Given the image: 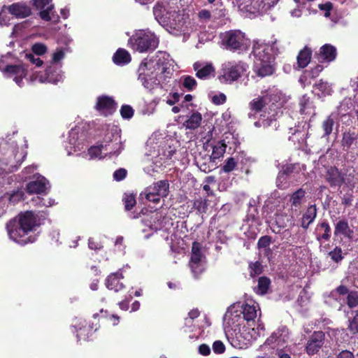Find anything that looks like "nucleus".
I'll return each mask as SVG.
<instances>
[{
    "mask_svg": "<svg viewBox=\"0 0 358 358\" xmlns=\"http://www.w3.org/2000/svg\"><path fill=\"white\" fill-rule=\"evenodd\" d=\"M221 45L227 50L236 51L245 50L250 41L240 30H230L220 34Z\"/></svg>",
    "mask_w": 358,
    "mask_h": 358,
    "instance_id": "10",
    "label": "nucleus"
},
{
    "mask_svg": "<svg viewBox=\"0 0 358 358\" xmlns=\"http://www.w3.org/2000/svg\"><path fill=\"white\" fill-rule=\"evenodd\" d=\"M247 327H242V331H232L231 333V345L239 349L246 348L253 341L257 340L259 337L264 335V326L259 320L257 323H250Z\"/></svg>",
    "mask_w": 358,
    "mask_h": 358,
    "instance_id": "5",
    "label": "nucleus"
},
{
    "mask_svg": "<svg viewBox=\"0 0 358 358\" xmlns=\"http://www.w3.org/2000/svg\"><path fill=\"white\" fill-rule=\"evenodd\" d=\"M236 166V162L233 157L228 158L225 164L222 167V170L225 173H229L233 171Z\"/></svg>",
    "mask_w": 358,
    "mask_h": 358,
    "instance_id": "58",
    "label": "nucleus"
},
{
    "mask_svg": "<svg viewBox=\"0 0 358 358\" xmlns=\"http://www.w3.org/2000/svg\"><path fill=\"white\" fill-rule=\"evenodd\" d=\"M334 234L336 235L342 234L347 238H351L353 235V231L350 228L346 220H341L336 224Z\"/></svg>",
    "mask_w": 358,
    "mask_h": 358,
    "instance_id": "30",
    "label": "nucleus"
},
{
    "mask_svg": "<svg viewBox=\"0 0 358 358\" xmlns=\"http://www.w3.org/2000/svg\"><path fill=\"white\" fill-rule=\"evenodd\" d=\"M241 311V303H234L228 308L224 317L226 335L231 343V333L235 330L236 331H242V327L246 324Z\"/></svg>",
    "mask_w": 358,
    "mask_h": 358,
    "instance_id": "9",
    "label": "nucleus"
},
{
    "mask_svg": "<svg viewBox=\"0 0 358 358\" xmlns=\"http://www.w3.org/2000/svg\"><path fill=\"white\" fill-rule=\"evenodd\" d=\"M324 341L325 334L323 331H314L306 343V351L307 354L309 355L317 354L323 346Z\"/></svg>",
    "mask_w": 358,
    "mask_h": 358,
    "instance_id": "17",
    "label": "nucleus"
},
{
    "mask_svg": "<svg viewBox=\"0 0 358 358\" xmlns=\"http://www.w3.org/2000/svg\"><path fill=\"white\" fill-rule=\"evenodd\" d=\"M115 106V101L111 97L101 96L97 98L95 108L101 115L107 116L114 111Z\"/></svg>",
    "mask_w": 358,
    "mask_h": 358,
    "instance_id": "23",
    "label": "nucleus"
},
{
    "mask_svg": "<svg viewBox=\"0 0 358 358\" xmlns=\"http://www.w3.org/2000/svg\"><path fill=\"white\" fill-rule=\"evenodd\" d=\"M236 1L239 10L248 17L262 15L271 8L265 0H247L245 2Z\"/></svg>",
    "mask_w": 358,
    "mask_h": 358,
    "instance_id": "12",
    "label": "nucleus"
},
{
    "mask_svg": "<svg viewBox=\"0 0 358 358\" xmlns=\"http://www.w3.org/2000/svg\"><path fill=\"white\" fill-rule=\"evenodd\" d=\"M37 166L36 165H31L26 167L22 172V177L27 180L30 178V175L34 173V171L36 170Z\"/></svg>",
    "mask_w": 358,
    "mask_h": 358,
    "instance_id": "63",
    "label": "nucleus"
},
{
    "mask_svg": "<svg viewBox=\"0 0 358 358\" xmlns=\"http://www.w3.org/2000/svg\"><path fill=\"white\" fill-rule=\"evenodd\" d=\"M182 85L188 90H192L196 85V81L193 77L187 76L183 78Z\"/></svg>",
    "mask_w": 358,
    "mask_h": 358,
    "instance_id": "54",
    "label": "nucleus"
},
{
    "mask_svg": "<svg viewBox=\"0 0 358 358\" xmlns=\"http://www.w3.org/2000/svg\"><path fill=\"white\" fill-rule=\"evenodd\" d=\"M193 207L200 213H206L208 208L207 200L201 198L196 199L194 201Z\"/></svg>",
    "mask_w": 358,
    "mask_h": 358,
    "instance_id": "50",
    "label": "nucleus"
},
{
    "mask_svg": "<svg viewBox=\"0 0 358 358\" xmlns=\"http://www.w3.org/2000/svg\"><path fill=\"white\" fill-rule=\"evenodd\" d=\"M153 13L155 17V19L159 22H165L166 20H169V17L168 16V13L166 11L164 6L159 3H157L153 8Z\"/></svg>",
    "mask_w": 358,
    "mask_h": 358,
    "instance_id": "37",
    "label": "nucleus"
},
{
    "mask_svg": "<svg viewBox=\"0 0 358 358\" xmlns=\"http://www.w3.org/2000/svg\"><path fill=\"white\" fill-rule=\"evenodd\" d=\"M317 241H328L330 238L331 228L327 222H322L317 225L315 229Z\"/></svg>",
    "mask_w": 358,
    "mask_h": 358,
    "instance_id": "29",
    "label": "nucleus"
},
{
    "mask_svg": "<svg viewBox=\"0 0 358 358\" xmlns=\"http://www.w3.org/2000/svg\"><path fill=\"white\" fill-rule=\"evenodd\" d=\"M78 139V129L76 128L72 129L69 131V135L68 138V143L70 145V146L66 145V149L67 150L68 154L71 155L73 154L72 150H73L74 152L78 150H80V143H77Z\"/></svg>",
    "mask_w": 358,
    "mask_h": 358,
    "instance_id": "31",
    "label": "nucleus"
},
{
    "mask_svg": "<svg viewBox=\"0 0 358 358\" xmlns=\"http://www.w3.org/2000/svg\"><path fill=\"white\" fill-rule=\"evenodd\" d=\"M169 183L168 180H159L153 185L148 187L140 195L148 201L157 203L161 198L166 197L169 194Z\"/></svg>",
    "mask_w": 358,
    "mask_h": 358,
    "instance_id": "13",
    "label": "nucleus"
},
{
    "mask_svg": "<svg viewBox=\"0 0 358 358\" xmlns=\"http://www.w3.org/2000/svg\"><path fill=\"white\" fill-rule=\"evenodd\" d=\"M127 176V171L124 169H119L113 173V178L117 181L123 180Z\"/></svg>",
    "mask_w": 358,
    "mask_h": 358,
    "instance_id": "64",
    "label": "nucleus"
},
{
    "mask_svg": "<svg viewBox=\"0 0 358 358\" xmlns=\"http://www.w3.org/2000/svg\"><path fill=\"white\" fill-rule=\"evenodd\" d=\"M348 293V289L347 287H345L344 285H340L336 289L333 290L331 292L330 296L334 299H337L336 297H337L338 294L345 295Z\"/></svg>",
    "mask_w": 358,
    "mask_h": 358,
    "instance_id": "59",
    "label": "nucleus"
},
{
    "mask_svg": "<svg viewBox=\"0 0 358 358\" xmlns=\"http://www.w3.org/2000/svg\"><path fill=\"white\" fill-rule=\"evenodd\" d=\"M253 55L255 56V71L260 77L271 75L273 68L271 62L275 55L279 53L277 43H265L256 41L253 45Z\"/></svg>",
    "mask_w": 358,
    "mask_h": 358,
    "instance_id": "3",
    "label": "nucleus"
},
{
    "mask_svg": "<svg viewBox=\"0 0 358 358\" xmlns=\"http://www.w3.org/2000/svg\"><path fill=\"white\" fill-rule=\"evenodd\" d=\"M271 284V280L266 277H260L258 280L257 286L255 288V291L257 294L263 295L265 294Z\"/></svg>",
    "mask_w": 358,
    "mask_h": 358,
    "instance_id": "40",
    "label": "nucleus"
},
{
    "mask_svg": "<svg viewBox=\"0 0 358 358\" xmlns=\"http://www.w3.org/2000/svg\"><path fill=\"white\" fill-rule=\"evenodd\" d=\"M63 80V74L59 69H52L50 66L45 70V73H33L31 76V81L38 80L40 83H51L57 84Z\"/></svg>",
    "mask_w": 358,
    "mask_h": 358,
    "instance_id": "15",
    "label": "nucleus"
},
{
    "mask_svg": "<svg viewBox=\"0 0 358 358\" xmlns=\"http://www.w3.org/2000/svg\"><path fill=\"white\" fill-rule=\"evenodd\" d=\"M123 201L127 210L131 209L136 204L135 197L132 194H125Z\"/></svg>",
    "mask_w": 358,
    "mask_h": 358,
    "instance_id": "56",
    "label": "nucleus"
},
{
    "mask_svg": "<svg viewBox=\"0 0 358 358\" xmlns=\"http://www.w3.org/2000/svg\"><path fill=\"white\" fill-rule=\"evenodd\" d=\"M327 180L334 186H340L343 182V178L338 169L332 167L328 170Z\"/></svg>",
    "mask_w": 358,
    "mask_h": 358,
    "instance_id": "35",
    "label": "nucleus"
},
{
    "mask_svg": "<svg viewBox=\"0 0 358 358\" xmlns=\"http://www.w3.org/2000/svg\"><path fill=\"white\" fill-rule=\"evenodd\" d=\"M241 308L248 325H251L250 323L255 324V319L261 315L259 304L252 300H248L245 303H241Z\"/></svg>",
    "mask_w": 358,
    "mask_h": 358,
    "instance_id": "16",
    "label": "nucleus"
},
{
    "mask_svg": "<svg viewBox=\"0 0 358 358\" xmlns=\"http://www.w3.org/2000/svg\"><path fill=\"white\" fill-rule=\"evenodd\" d=\"M288 176L285 171H280L277 177L276 183L277 186L281 189H285L287 187Z\"/></svg>",
    "mask_w": 358,
    "mask_h": 358,
    "instance_id": "51",
    "label": "nucleus"
},
{
    "mask_svg": "<svg viewBox=\"0 0 358 358\" xmlns=\"http://www.w3.org/2000/svg\"><path fill=\"white\" fill-rule=\"evenodd\" d=\"M39 55L29 53L26 55L27 59L33 64L36 66H41L43 64V61L39 58Z\"/></svg>",
    "mask_w": 358,
    "mask_h": 358,
    "instance_id": "60",
    "label": "nucleus"
},
{
    "mask_svg": "<svg viewBox=\"0 0 358 358\" xmlns=\"http://www.w3.org/2000/svg\"><path fill=\"white\" fill-rule=\"evenodd\" d=\"M201 120L202 117L199 113H194L185 122L184 125L187 129H194L199 127Z\"/></svg>",
    "mask_w": 358,
    "mask_h": 358,
    "instance_id": "38",
    "label": "nucleus"
},
{
    "mask_svg": "<svg viewBox=\"0 0 358 358\" xmlns=\"http://www.w3.org/2000/svg\"><path fill=\"white\" fill-rule=\"evenodd\" d=\"M34 4L38 10H40V17L45 21L57 22L59 16L52 11L54 5L52 0H33Z\"/></svg>",
    "mask_w": 358,
    "mask_h": 358,
    "instance_id": "14",
    "label": "nucleus"
},
{
    "mask_svg": "<svg viewBox=\"0 0 358 358\" xmlns=\"http://www.w3.org/2000/svg\"><path fill=\"white\" fill-rule=\"evenodd\" d=\"M41 224L40 220L32 211L21 213L6 224L8 235L12 241L25 245L32 243L34 238L29 236V232L35 231Z\"/></svg>",
    "mask_w": 358,
    "mask_h": 358,
    "instance_id": "2",
    "label": "nucleus"
},
{
    "mask_svg": "<svg viewBox=\"0 0 358 358\" xmlns=\"http://www.w3.org/2000/svg\"><path fill=\"white\" fill-rule=\"evenodd\" d=\"M336 56V48L326 44L321 47L320 52V59L325 60L327 62L333 61Z\"/></svg>",
    "mask_w": 358,
    "mask_h": 358,
    "instance_id": "33",
    "label": "nucleus"
},
{
    "mask_svg": "<svg viewBox=\"0 0 358 358\" xmlns=\"http://www.w3.org/2000/svg\"><path fill=\"white\" fill-rule=\"evenodd\" d=\"M334 114L331 113L322 124V128L324 131L323 136H328L332 131L334 124Z\"/></svg>",
    "mask_w": 358,
    "mask_h": 358,
    "instance_id": "43",
    "label": "nucleus"
},
{
    "mask_svg": "<svg viewBox=\"0 0 358 358\" xmlns=\"http://www.w3.org/2000/svg\"><path fill=\"white\" fill-rule=\"evenodd\" d=\"M213 350L216 354H221L224 352L225 346L222 341H216L213 344Z\"/></svg>",
    "mask_w": 358,
    "mask_h": 358,
    "instance_id": "62",
    "label": "nucleus"
},
{
    "mask_svg": "<svg viewBox=\"0 0 358 358\" xmlns=\"http://www.w3.org/2000/svg\"><path fill=\"white\" fill-rule=\"evenodd\" d=\"M123 278L122 273L117 272L110 275L106 280V287L109 289L118 292L123 288V284L120 282V280Z\"/></svg>",
    "mask_w": 358,
    "mask_h": 358,
    "instance_id": "28",
    "label": "nucleus"
},
{
    "mask_svg": "<svg viewBox=\"0 0 358 358\" xmlns=\"http://www.w3.org/2000/svg\"><path fill=\"white\" fill-rule=\"evenodd\" d=\"M104 155L110 158L117 156L124 149L120 134L117 128H113L105 136L101 142Z\"/></svg>",
    "mask_w": 358,
    "mask_h": 358,
    "instance_id": "11",
    "label": "nucleus"
},
{
    "mask_svg": "<svg viewBox=\"0 0 358 358\" xmlns=\"http://www.w3.org/2000/svg\"><path fill=\"white\" fill-rule=\"evenodd\" d=\"M128 43L134 50L145 52L156 49L159 41L157 36L150 31L137 30L130 37Z\"/></svg>",
    "mask_w": 358,
    "mask_h": 358,
    "instance_id": "8",
    "label": "nucleus"
},
{
    "mask_svg": "<svg viewBox=\"0 0 358 358\" xmlns=\"http://www.w3.org/2000/svg\"><path fill=\"white\" fill-rule=\"evenodd\" d=\"M329 257L332 261L336 263H339L343 259L342 249L339 247H336L333 250L328 253Z\"/></svg>",
    "mask_w": 358,
    "mask_h": 358,
    "instance_id": "49",
    "label": "nucleus"
},
{
    "mask_svg": "<svg viewBox=\"0 0 358 358\" xmlns=\"http://www.w3.org/2000/svg\"><path fill=\"white\" fill-rule=\"evenodd\" d=\"M175 149L171 148V146L169 145L168 147H164L162 148V153L160 150H159L158 156L160 157V159H169L171 158L173 154L175 153Z\"/></svg>",
    "mask_w": 358,
    "mask_h": 358,
    "instance_id": "53",
    "label": "nucleus"
},
{
    "mask_svg": "<svg viewBox=\"0 0 358 358\" xmlns=\"http://www.w3.org/2000/svg\"><path fill=\"white\" fill-rule=\"evenodd\" d=\"M347 304L351 309L357 308L358 310V292H350L347 296Z\"/></svg>",
    "mask_w": 358,
    "mask_h": 358,
    "instance_id": "47",
    "label": "nucleus"
},
{
    "mask_svg": "<svg viewBox=\"0 0 358 358\" xmlns=\"http://www.w3.org/2000/svg\"><path fill=\"white\" fill-rule=\"evenodd\" d=\"M3 73L6 77L12 78L18 86L21 87L27 71L24 64L9 65L3 70Z\"/></svg>",
    "mask_w": 358,
    "mask_h": 358,
    "instance_id": "19",
    "label": "nucleus"
},
{
    "mask_svg": "<svg viewBox=\"0 0 358 358\" xmlns=\"http://www.w3.org/2000/svg\"><path fill=\"white\" fill-rule=\"evenodd\" d=\"M223 77L227 81H234L237 80L245 70L244 64L241 63L235 64L227 62L223 64Z\"/></svg>",
    "mask_w": 358,
    "mask_h": 358,
    "instance_id": "20",
    "label": "nucleus"
},
{
    "mask_svg": "<svg viewBox=\"0 0 358 358\" xmlns=\"http://www.w3.org/2000/svg\"><path fill=\"white\" fill-rule=\"evenodd\" d=\"M2 197L6 199L8 205V203L14 205L23 199L24 192L21 190H17L12 194L6 193Z\"/></svg>",
    "mask_w": 358,
    "mask_h": 358,
    "instance_id": "41",
    "label": "nucleus"
},
{
    "mask_svg": "<svg viewBox=\"0 0 358 358\" xmlns=\"http://www.w3.org/2000/svg\"><path fill=\"white\" fill-rule=\"evenodd\" d=\"M285 342V336L282 334V330L273 333L258 350L263 355L257 356L256 358H291L290 355L283 350Z\"/></svg>",
    "mask_w": 358,
    "mask_h": 358,
    "instance_id": "7",
    "label": "nucleus"
},
{
    "mask_svg": "<svg viewBox=\"0 0 358 358\" xmlns=\"http://www.w3.org/2000/svg\"><path fill=\"white\" fill-rule=\"evenodd\" d=\"M193 68L199 79L207 80L215 75V68L211 63L197 62L194 64Z\"/></svg>",
    "mask_w": 358,
    "mask_h": 358,
    "instance_id": "22",
    "label": "nucleus"
},
{
    "mask_svg": "<svg viewBox=\"0 0 358 358\" xmlns=\"http://www.w3.org/2000/svg\"><path fill=\"white\" fill-rule=\"evenodd\" d=\"M254 125L256 127H264V128L271 127L273 128V130H276L278 127L276 120L273 118H267V119L260 118L259 120H258L257 121H256L254 123Z\"/></svg>",
    "mask_w": 358,
    "mask_h": 358,
    "instance_id": "44",
    "label": "nucleus"
},
{
    "mask_svg": "<svg viewBox=\"0 0 358 358\" xmlns=\"http://www.w3.org/2000/svg\"><path fill=\"white\" fill-rule=\"evenodd\" d=\"M113 59L117 65H124L131 61V56L127 50L119 49L113 55Z\"/></svg>",
    "mask_w": 358,
    "mask_h": 358,
    "instance_id": "36",
    "label": "nucleus"
},
{
    "mask_svg": "<svg viewBox=\"0 0 358 358\" xmlns=\"http://www.w3.org/2000/svg\"><path fill=\"white\" fill-rule=\"evenodd\" d=\"M247 327H242V331H232L231 333V345L239 349L246 348L253 341L257 340L259 337L264 335V326L259 320L257 323H250Z\"/></svg>",
    "mask_w": 358,
    "mask_h": 358,
    "instance_id": "6",
    "label": "nucleus"
},
{
    "mask_svg": "<svg viewBox=\"0 0 358 358\" xmlns=\"http://www.w3.org/2000/svg\"><path fill=\"white\" fill-rule=\"evenodd\" d=\"M200 313L198 309H193L188 313V317L185 318V325L190 326L194 319L199 317Z\"/></svg>",
    "mask_w": 358,
    "mask_h": 358,
    "instance_id": "61",
    "label": "nucleus"
},
{
    "mask_svg": "<svg viewBox=\"0 0 358 358\" xmlns=\"http://www.w3.org/2000/svg\"><path fill=\"white\" fill-rule=\"evenodd\" d=\"M204 256L201 251V245L198 242H194L192 247V255L189 262V266L193 269L198 266V263L203 262Z\"/></svg>",
    "mask_w": 358,
    "mask_h": 358,
    "instance_id": "26",
    "label": "nucleus"
},
{
    "mask_svg": "<svg viewBox=\"0 0 358 358\" xmlns=\"http://www.w3.org/2000/svg\"><path fill=\"white\" fill-rule=\"evenodd\" d=\"M317 216V208L315 205L310 206L301 218V227L307 229L309 225L313 223Z\"/></svg>",
    "mask_w": 358,
    "mask_h": 358,
    "instance_id": "27",
    "label": "nucleus"
},
{
    "mask_svg": "<svg viewBox=\"0 0 358 358\" xmlns=\"http://www.w3.org/2000/svg\"><path fill=\"white\" fill-rule=\"evenodd\" d=\"M104 150L101 148V143L99 145L92 146L89 150L87 155L90 157V159H101L106 156L104 155Z\"/></svg>",
    "mask_w": 358,
    "mask_h": 358,
    "instance_id": "42",
    "label": "nucleus"
},
{
    "mask_svg": "<svg viewBox=\"0 0 358 358\" xmlns=\"http://www.w3.org/2000/svg\"><path fill=\"white\" fill-rule=\"evenodd\" d=\"M8 12L17 18L27 17L31 14L29 6L22 3H15L7 7Z\"/></svg>",
    "mask_w": 358,
    "mask_h": 358,
    "instance_id": "25",
    "label": "nucleus"
},
{
    "mask_svg": "<svg viewBox=\"0 0 358 358\" xmlns=\"http://www.w3.org/2000/svg\"><path fill=\"white\" fill-rule=\"evenodd\" d=\"M120 113L123 118L130 119L134 115V110L130 106H123L121 108Z\"/></svg>",
    "mask_w": 358,
    "mask_h": 358,
    "instance_id": "57",
    "label": "nucleus"
},
{
    "mask_svg": "<svg viewBox=\"0 0 358 358\" xmlns=\"http://www.w3.org/2000/svg\"><path fill=\"white\" fill-rule=\"evenodd\" d=\"M34 180L30 181L27 185V191L29 194H43L45 193L49 188V183L42 176L34 174Z\"/></svg>",
    "mask_w": 358,
    "mask_h": 358,
    "instance_id": "21",
    "label": "nucleus"
},
{
    "mask_svg": "<svg viewBox=\"0 0 358 358\" xmlns=\"http://www.w3.org/2000/svg\"><path fill=\"white\" fill-rule=\"evenodd\" d=\"M356 139L357 134L355 132H345L343 134L342 145L348 149Z\"/></svg>",
    "mask_w": 358,
    "mask_h": 358,
    "instance_id": "46",
    "label": "nucleus"
},
{
    "mask_svg": "<svg viewBox=\"0 0 358 358\" xmlns=\"http://www.w3.org/2000/svg\"><path fill=\"white\" fill-rule=\"evenodd\" d=\"M33 53L37 55H42L47 52V47L41 43H36L32 45Z\"/></svg>",
    "mask_w": 358,
    "mask_h": 358,
    "instance_id": "55",
    "label": "nucleus"
},
{
    "mask_svg": "<svg viewBox=\"0 0 358 358\" xmlns=\"http://www.w3.org/2000/svg\"><path fill=\"white\" fill-rule=\"evenodd\" d=\"M352 314V318L348 320V329L351 334H358V310H355Z\"/></svg>",
    "mask_w": 358,
    "mask_h": 358,
    "instance_id": "45",
    "label": "nucleus"
},
{
    "mask_svg": "<svg viewBox=\"0 0 358 358\" xmlns=\"http://www.w3.org/2000/svg\"><path fill=\"white\" fill-rule=\"evenodd\" d=\"M269 97L266 96L265 92L262 93V96H259L258 97L252 99L249 103V108L250 109V112L248 113V117L250 119L255 118V114L259 113L262 110V109L268 104V99Z\"/></svg>",
    "mask_w": 358,
    "mask_h": 358,
    "instance_id": "24",
    "label": "nucleus"
},
{
    "mask_svg": "<svg viewBox=\"0 0 358 358\" xmlns=\"http://www.w3.org/2000/svg\"><path fill=\"white\" fill-rule=\"evenodd\" d=\"M169 62V55L166 52H158L155 57L141 63L138 79L145 88L152 90L169 81L172 73Z\"/></svg>",
    "mask_w": 358,
    "mask_h": 358,
    "instance_id": "1",
    "label": "nucleus"
},
{
    "mask_svg": "<svg viewBox=\"0 0 358 358\" xmlns=\"http://www.w3.org/2000/svg\"><path fill=\"white\" fill-rule=\"evenodd\" d=\"M227 145L222 142L219 141L213 147V152L210 155V159L213 161L215 159H220L223 157L225 151H226Z\"/></svg>",
    "mask_w": 358,
    "mask_h": 358,
    "instance_id": "39",
    "label": "nucleus"
},
{
    "mask_svg": "<svg viewBox=\"0 0 358 358\" xmlns=\"http://www.w3.org/2000/svg\"><path fill=\"white\" fill-rule=\"evenodd\" d=\"M268 99V104L271 110L280 108L288 100V98L276 88L269 89L265 92Z\"/></svg>",
    "mask_w": 358,
    "mask_h": 358,
    "instance_id": "18",
    "label": "nucleus"
},
{
    "mask_svg": "<svg viewBox=\"0 0 358 358\" xmlns=\"http://www.w3.org/2000/svg\"><path fill=\"white\" fill-rule=\"evenodd\" d=\"M317 89H318L324 95H329L331 92V85L322 80H320L318 83L315 85Z\"/></svg>",
    "mask_w": 358,
    "mask_h": 358,
    "instance_id": "52",
    "label": "nucleus"
},
{
    "mask_svg": "<svg viewBox=\"0 0 358 358\" xmlns=\"http://www.w3.org/2000/svg\"><path fill=\"white\" fill-rule=\"evenodd\" d=\"M312 51L307 47L301 50L297 56V64L299 68H305L310 63Z\"/></svg>",
    "mask_w": 358,
    "mask_h": 358,
    "instance_id": "34",
    "label": "nucleus"
},
{
    "mask_svg": "<svg viewBox=\"0 0 358 358\" xmlns=\"http://www.w3.org/2000/svg\"><path fill=\"white\" fill-rule=\"evenodd\" d=\"M305 194V190L300 188L291 195L289 201L291 203L292 210L297 211L303 202Z\"/></svg>",
    "mask_w": 358,
    "mask_h": 358,
    "instance_id": "32",
    "label": "nucleus"
},
{
    "mask_svg": "<svg viewBox=\"0 0 358 358\" xmlns=\"http://www.w3.org/2000/svg\"><path fill=\"white\" fill-rule=\"evenodd\" d=\"M26 156L25 149L20 148L15 141L2 142L0 144V171L2 173L15 171Z\"/></svg>",
    "mask_w": 358,
    "mask_h": 358,
    "instance_id": "4",
    "label": "nucleus"
},
{
    "mask_svg": "<svg viewBox=\"0 0 358 358\" xmlns=\"http://www.w3.org/2000/svg\"><path fill=\"white\" fill-rule=\"evenodd\" d=\"M151 220L150 221V227L153 230H158L161 229L162 224L160 222V219L162 218V215L159 213H155L151 216Z\"/></svg>",
    "mask_w": 358,
    "mask_h": 358,
    "instance_id": "48",
    "label": "nucleus"
}]
</instances>
